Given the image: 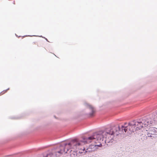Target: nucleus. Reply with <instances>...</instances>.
I'll return each mask as SVG.
<instances>
[{"label":"nucleus","mask_w":157,"mask_h":157,"mask_svg":"<svg viewBox=\"0 0 157 157\" xmlns=\"http://www.w3.org/2000/svg\"><path fill=\"white\" fill-rule=\"evenodd\" d=\"M49 156V155H48L46 157H48V156Z\"/></svg>","instance_id":"nucleus-8"},{"label":"nucleus","mask_w":157,"mask_h":157,"mask_svg":"<svg viewBox=\"0 0 157 157\" xmlns=\"http://www.w3.org/2000/svg\"><path fill=\"white\" fill-rule=\"evenodd\" d=\"M88 138L86 139H83V140H80V141H77L75 140H74L71 142L70 143L66 144L65 146V147L64 149V150L62 151L61 150L60 151H58V152L59 153H63V152H65V153H67V151H68V149H67V151H66V147H71V148H73L74 149L78 150H79V152L80 153H86L87 152H94L95 151H96L98 147H101L102 146V145L101 144H100L99 145H91L89 146V147L87 148L86 150L85 151V152L84 151H85V148L83 147V146L87 143H89L88 142H86V143H84V144H83L82 145H81V146H78V144H77L76 145H74L73 143L75 142H76L78 143H81V142H84V141H86L87 140Z\"/></svg>","instance_id":"nucleus-1"},{"label":"nucleus","mask_w":157,"mask_h":157,"mask_svg":"<svg viewBox=\"0 0 157 157\" xmlns=\"http://www.w3.org/2000/svg\"><path fill=\"white\" fill-rule=\"evenodd\" d=\"M147 133L148 137H154L155 135H157V128L154 127H151Z\"/></svg>","instance_id":"nucleus-4"},{"label":"nucleus","mask_w":157,"mask_h":157,"mask_svg":"<svg viewBox=\"0 0 157 157\" xmlns=\"http://www.w3.org/2000/svg\"><path fill=\"white\" fill-rule=\"evenodd\" d=\"M116 134L117 135V134H116L112 129H111L109 131L107 132L106 131L99 132L98 133H96L92 136L90 137L86 141H84V142H81V143L75 142L73 143L74 145L78 144V146H80L83 144L86 143V142H91L92 140L94 139H97V140H103V139L105 138V141L108 142L110 141V140L112 139L113 137H111L112 135Z\"/></svg>","instance_id":"nucleus-2"},{"label":"nucleus","mask_w":157,"mask_h":157,"mask_svg":"<svg viewBox=\"0 0 157 157\" xmlns=\"http://www.w3.org/2000/svg\"><path fill=\"white\" fill-rule=\"evenodd\" d=\"M148 122L144 124L142 121H136L134 122L133 121L130 122V124L132 125V128L134 129V131L136 130L141 129L143 127H146L148 125Z\"/></svg>","instance_id":"nucleus-3"},{"label":"nucleus","mask_w":157,"mask_h":157,"mask_svg":"<svg viewBox=\"0 0 157 157\" xmlns=\"http://www.w3.org/2000/svg\"><path fill=\"white\" fill-rule=\"evenodd\" d=\"M132 125L130 124V123L129 124L128 126L125 127L124 128L123 130L125 132H126L128 131V129L131 132H134V129L132 128Z\"/></svg>","instance_id":"nucleus-5"},{"label":"nucleus","mask_w":157,"mask_h":157,"mask_svg":"<svg viewBox=\"0 0 157 157\" xmlns=\"http://www.w3.org/2000/svg\"><path fill=\"white\" fill-rule=\"evenodd\" d=\"M87 107L91 111L92 113L90 114V115L92 116L95 111L94 107L89 104L87 105Z\"/></svg>","instance_id":"nucleus-6"},{"label":"nucleus","mask_w":157,"mask_h":157,"mask_svg":"<svg viewBox=\"0 0 157 157\" xmlns=\"http://www.w3.org/2000/svg\"><path fill=\"white\" fill-rule=\"evenodd\" d=\"M32 45H37V43L36 41H34L32 42Z\"/></svg>","instance_id":"nucleus-7"}]
</instances>
